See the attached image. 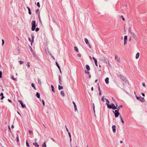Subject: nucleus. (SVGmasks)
Returning <instances> with one entry per match:
<instances>
[{"label": "nucleus", "instance_id": "obj_30", "mask_svg": "<svg viewBox=\"0 0 147 147\" xmlns=\"http://www.w3.org/2000/svg\"><path fill=\"white\" fill-rule=\"evenodd\" d=\"M31 86L34 88V89L35 90H36V88H35V86H34V84H33V83H32V84Z\"/></svg>", "mask_w": 147, "mask_h": 147}, {"label": "nucleus", "instance_id": "obj_60", "mask_svg": "<svg viewBox=\"0 0 147 147\" xmlns=\"http://www.w3.org/2000/svg\"><path fill=\"white\" fill-rule=\"evenodd\" d=\"M142 95L143 96H145L144 94L143 93H142Z\"/></svg>", "mask_w": 147, "mask_h": 147}, {"label": "nucleus", "instance_id": "obj_50", "mask_svg": "<svg viewBox=\"0 0 147 147\" xmlns=\"http://www.w3.org/2000/svg\"><path fill=\"white\" fill-rule=\"evenodd\" d=\"M28 131L30 134L32 133V131H30L29 130H28Z\"/></svg>", "mask_w": 147, "mask_h": 147}, {"label": "nucleus", "instance_id": "obj_13", "mask_svg": "<svg viewBox=\"0 0 147 147\" xmlns=\"http://www.w3.org/2000/svg\"><path fill=\"white\" fill-rule=\"evenodd\" d=\"M33 144L34 146H35L36 147H39V145L36 142L33 143Z\"/></svg>", "mask_w": 147, "mask_h": 147}, {"label": "nucleus", "instance_id": "obj_64", "mask_svg": "<svg viewBox=\"0 0 147 147\" xmlns=\"http://www.w3.org/2000/svg\"><path fill=\"white\" fill-rule=\"evenodd\" d=\"M93 59L94 60V59L96 60V59L94 57H92Z\"/></svg>", "mask_w": 147, "mask_h": 147}, {"label": "nucleus", "instance_id": "obj_18", "mask_svg": "<svg viewBox=\"0 0 147 147\" xmlns=\"http://www.w3.org/2000/svg\"><path fill=\"white\" fill-rule=\"evenodd\" d=\"M105 100H106V104L107 105L109 103V101L108 100V99L106 98L105 99Z\"/></svg>", "mask_w": 147, "mask_h": 147}, {"label": "nucleus", "instance_id": "obj_39", "mask_svg": "<svg viewBox=\"0 0 147 147\" xmlns=\"http://www.w3.org/2000/svg\"><path fill=\"white\" fill-rule=\"evenodd\" d=\"M142 86H144L145 88L146 87V85H145V83L144 82H143V83H142Z\"/></svg>", "mask_w": 147, "mask_h": 147}, {"label": "nucleus", "instance_id": "obj_5", "mask_svg": "<svg viewBox=\"0 0 147 147\" xmlns=\"http://www.w3.org/2000/svg\"><path fill=\"white\" fill-rule=\"evenodd\" d=\"M18 101L20 103V104H21L22 107L23 108L26 107L25 105L23 104V103L22 102V101L21 100H19Z\"/></svg>", "mask_w": 147, "mask_h": 147}, {"label": "nucleus", "instance_id": "obj_59", "mask_svg": "<svg viewBox=\"0 0 147 147\" xmlns=\"http://www.w3.org/2000/svg\"><path fill=\"white\" fill-rule=\"evenodd\" d=\"M8 128L9 130L11 132V129H10V128L9 126L8 127Z\"/></svg>", "mask_w": 147, "mask_h": 147}, {"label": "nucleus", "instance_id": "obj_46", "mask_svg": "<svg viewBox=\"0 0 147 147\" xmlns=\"http://www.w3.org/2000/svg\"><path fill=\"white\" fill-rule=\"evenodd\" d=\"M2 45H3L4 44V40L3 39L2 40Z\"/></svg>", "mask_w": 147, "mask_h": 147}, {"label": "nucleus", "instance_id": "obj_7", "mask_svg": "<svg viewBox=\"0 0 147 147\" xmlns=\"http://www.w3.org/2000/svg\"><path fill=\"white\" fill-rule=\"evenodd\" d=\"M115 58L117 61L118 62H119L120 58H119L117 56H115Z\"/></svg>", "mask_w": 147, "mask_h": 147}, {"label": "nucleus", "instance_id": "obj_45", "mask_svg": "<svg viewBox=\"0 0 147 147\" xmlns=\"http://www.w3.org/2000/svg\"><path fill=\"white\" fill-rule=\"evenodd\" d=\"M77 56L79 57H81V54H78L77 55Z\"/></svg>", "mask_w": 147, "mask_h": 147}, {"label": "nucleus", "instance_id": "obj_48", "mask_svg": "<svg viewBox=\"0 0 147 147\" xmlns=\"http://www.w3.org/2000/svg\"><path fill=\"white\" fill-rule=\"evenodd\" d=\"M38 84H41V82L40 81V80H38Z\"/></svg>", "mask_w": 147, "mask_h": 147}, {"label": "nucleus", "instance_id": "obj_49", "mask_svg": "<svg viewBox=\"0 0 147 147\" xmlns=\"http://www.w3.org/2000/svg\"><path fill=\"white\" fill-rule=\"evenodd\" d=\"M136 98L137 99V100H140V97H138L137 96H136Z\"/></svg>", "mask_w": 147, "mask_h": 147}, {"label": "nucleus", "instance_id": "obj_37", "mask_svg": "<svg viewBox=\"0 0 147 147\" xmlns=\"http://www.w3.org/2000/svg\"><path fill=\"white\" fill-rule=\"evenodd\" d=\"M68 134L69 136V138H71V135L70 134V133L69 132H68Z\"/></svg>", "mask_w": 147, "mask_h": 147}, {"label": "nucleus", "instance_id": "obj_15", "mask_svg": "<svg viewBox=\"0 0 147 147\" xmlns=\"http://www.w3.org/2000/svg\"><path fill=\"white\" fill-rule=\"evenodd\" d=\"M60 94L61 96L63 97H64L65 96L64 92L63 91H61Z\"/></svg>", "mask_w": 147, "mask_h": 147}, {"label": "nucleus", "instance_id": "obj_2", "mask_svg": "<svg viewBox=\"0 0 147 147\" xmlns=\"http://www.w3.org/2000/svg\"><path fill=\"white\" fill-rule=\"evenodd\" d=\"M119 77L120 78L122 79L123 81L125 82H128L127 79L124 76L122 75H120L119 76Z\"/></svg>", "mask_w": 147, "mask_h": 147}, {"label": "nucleus", "instance_id": "obj_47", "mask_svg": "<svg viewBox=\"0 0 147 147\" xmlns=\"http://www.w3.org/2000/svg\"><path fill=\"white\" fill-rule=\"evenodd\" d=\"M65 127H66V130H67V131L68 133V132H69V130H68V129L67 127H66V126H65Z\"/></svg>", "mask_w": 147, "mask_h": 147}, {"label": "nucleus", "instance_id": "obj_36", "mask_svg": "<svg viewBox=\"0 0 147 147\" xmlns=\"http://www.w3.org/2000/svg\"><path fill=\"white\" fill-rule=\"evenodd\" d=\"M26 146H28V147L30 146L29 144L27 142V140L26 142Z\"/></svg>", "mask_w": 147, "mask_h": 147}, {"label": "nucleus", "instance_id": "obj_35", "mask_svg": "<svg viewBox=\"0 0 147 147\" xmlns=\"http://www.w3.org/2000/svg\"><path fill=\"white\" fill-rule=\"evenodd\" d=\"M19 62L20 63V64H22L24 63V62L23 61H19Z\"/></svg>", "mask_w": 147, "mask_h": 147}, {"label": "nucleus", "instance_id": "obj_22", "mask_svg": "<svg viewBox=\"0 0 147 147\" xmlns=\"http://www.w3.org/2000/svg\"><path fill=\"white\" fill-rule=\"evenodd\" d=\"M36 95L38 98H40V95L38 92H36Z\"/></svg>", "mask_w": 147, "mask_h": 147}, {"label": "nucleus", "instance_id": "obj_33", "mask_svg": "<svg viewBox=\"0 0 147 147\" xmlns=\"http://www.w3.org/2000/svg\"><path fill=\"white\" fill-rule=\"evenodd\" d=\"M2 71H0V78H2Z\"/></svg>", "mask_w": 147, "mask_h": 147}, {"label": "nucleus", "instance_id": "obj_10", "mask_svg": "<svg viewBox=\"0 0 147 147\" xmlns=\"http://www.w3.org/2000/svg\"><path fill=\"white\" fill-rule=\"evenodd\" d=\"M115 125H113L112 126V128L113 129V132L115 133V132L116 129H115Z\"/></svg>", "mask_w": 147, "mask_h": 147}, {"label": "nucleus", "instance_id": "obj_43", "mask_svg": "<svg viewBox=\"0 0 147 147\" xmlns=\"http://www.w3.org/2000/svg\"><path fill=\"white\" fill-rule=\"evenodd\" d=\"M39 30V28H37L36 29L35 31L36 32H37V31H38Z\"/></svg>", "mask_w": 147, "mask_h": 147}, {"label": "nucleus", "instance_id": "obj_44", "mask_svg": "<svg viewBox=\"0 0 147 147\" xmlns=\"http://www.w3.org/2000/svg\"><path fill=\"white\" fill-rule=\"evenodd\" d=\"M93 107L94 111V112L95 113V106H94V104H93Z\"/></svg>", "mask_w": 147, "mask_h": 147}, {"label": "nucleus", "instance_id": "obj_28", "mask_svg": "<svg viewBox=\"0 0 147 147\" xmlns=\"http://www.w3.org/2000/svg\"><path fill=\"white\" fill-rule=\"evenodd\" d=\"M94 63H95V65H96V66H98V64H97V60L96 59V60L94 59Z\"/></svg>", "mask_w": 147, "mask_h": 147}, {"label": "nucleus", "instance_id": "obj_53", "mask_svg": "<svg viewBox=\"0 0 147 147\" xmlns=\"http://www.w3.org/2000/svg\"><path fill=\"white\" fill-rule=\"evenodd\" d=\"M34 36H33L32 35V39L33 41L34 38Z\"/></svg>", "mask_w": 147, "mask_h": 147}, {"label": "nucleus", "instance_id": "obj_17", "mask_svg": "<svg viewBox=\"0 0 147 147\" xmlns=\"http://www.w3.org/2000/svg\"><path fill=\"white\" fill-rule=\"evenodd\" d=\"M140 56V53H138L136 56V59H138Z\"/></svg>", "mask_w": 147, "mask_h": 147}, {"label": "nucleus", "instance_id": "obj_40", "mask_svg": "<svg viewBox=\"0 0 147 147\" xmlns=\"http://www.w3.org/2000/svg\"><path fill=\"white\" fill-rule=\"evenodd\" d=\"M127 43V41L126 40H124V45H125Z\"/></svg>", "mask_w": 147, "mask_h": 147}, {"label": "nucleus", "instance_id": "obj_32", "mask_svg": "<svg viewBox=\"0 0 147 147\" xmlns=\"http://www.w3.org/2000/svg\"><path fill=\"white\" fill-rule=\"evenodd\" d=\"M127 40V36H124V40Z\"/></svg>", "mask_w": 147, "mask_h": 147}, {"label": "nucleus", "instance_id": "obj_38", "mask_svg": "<svg viewBox=\"0 0 147 147\" xmlns=\"http://www.w3.org/2000/svg\"><path fill=\"white\" fill-rule=\"evenodd\" d=\"M85 73L86 74H90V73L89 71H87L86 70H85Z\"/></svg>", "mask_w": 147, "mask_h": 147}, {"label": "nucleus", "instance_id": "obj_26", "mask_svg": "<svg viewBox=\"0 0 147 147\" xmlns=\"http://www.w3.org/2000/svg\"><path fill=\"white\" fill-rule=\"evenodd\" d=\"M51 88H52V90L54 93L55 92V91L54 89V87L52 85H51Z\"/></svg>", "mask_w": 147, "mask_h": 147}, {"label": "nucleus", "instance_id": "obj_41", "mask_svg": "<svg viewBox=\"0 0 147 147\" xmlns=\"http://www.w3.org/2000/svg\"><path fill=\"white\" fill-rule=\"evenodd\" d=\"M101 100L102 101H103L104 102L105 101H104V96H103L102 98V99H101Z\"/></svg>", "mask_w": 147, "mask_h": 147}, {"label": "nucleus", "instance_id": "obj_58", "mask_svg": "<svg viewBox=\"0 0 147 147\" xmlns=\"http://www.w3.org/2000/svg\"><path fill=\"white\" fill-rule=\"evenodd\" d=\"M8 100L9 102H11V101L10 99H8Z\"/></svg>", "mask_w": 147, "mask_h": 147}, {"label": "nucleus", "instance_id": "obj_23", "mask_svg": "<svg viewBox=\"0 0 147 147\" xmlns=\"http://www.w3.org/2000/svg\"><path fill=\"white\" fill-rule=\"evenodd\" d=\"M63 87L62 86H61L59 85L58 86V89L59 90H61L62 89H63Z\"/></svg>", "mask_w": 147, "mask_h": 147}, {"label": "nucleus", "instance_id": "obj_9", "mask_svg": "<svg viewBox=\"0 0 147 147\" xmlns=\"http://www.w3.org/2000/svg\"><path fill=\"white\" fill-rule=\"evenodd\" d=\"M132 36L135 39L137 40L138 39L137 37V36L134 33H133L132 34Z\"/></svg>", "mask_w": 147, "mask_h": 147}, {"label": "nucleus", "instance_id": "obj_42", "mask_svg": "<svg viewBox=\"0 0 147 147\" xmlns=\"http://www.w3.org/2000/svg\"><path fill=\"white\" fill-rule=\"evenodd\" d=\"M30 67V65H29V62L27 63V67Z\"/></svg>", "mask_w": 147, "mask_h": 147}, {"label": "nucleus", "instance_id": "obj_25", "mask_svg": "<svg viewBox=\"0 0 147 147\" xmlns=\"http://www.w3.org/2000/svg\"><path fill=\"white\" fill-rule=\"evenodd\" d=\"M11 78L13 80H14L15 81H17V78H14L13 76H12L11 77Z\"/></svg>", "mask_w": 147, "mask_h": 147}, {"label": "nucleus", "instance_id": "obj_51", "mask_svg": "<svg viewBox=\"0 0 147 147\" xmlns=\"http://www.w3.org/2000/svg\"><path fill=\"white\" fill-rule=\"evenodd\" d=\"M87 45H88V46L90 48H91V46L90 45V44H88Z\"/></svg>", "mask_w": 147, "mask_h": 147}, {"label": "nucleus", "instance_id": "obj_21", "mask_svg": "<svg viewBox=\"0 0 147 147\" xmlns=\"http://www.w3.org/2000/svg\"><path fill=\"white\" fill-rule=\"evenodd\" d=\"M27 8L28 9V13H29V14H30V15H31V12L30 9L28 7H27Z\"/></svg>", "mask_w": 147, "mask_h": 147}, {"label": "nucleus", "instance_id": "obj_29", "mask_svg": "<svg viewBox=\"0 0 147 147\" xmlns=\"http://www.w3.org/2000/svg\"><path fill=\"white\" fill-rule=\"evenodd\" d=\"M42 147H47V146L45 143V141L44 144H42Z\"/></svg>", "mask_w": 147, "mask_h": 147}, {"label": "nucleus", "instance_id": "obj_4", "mask_svg": "<svg viewBox=\"0 0 147 147\" xmlns=\"http://www.w3.org/2000/svg\"><path fill=\"white\" fill-rule=\"evenodd\" d=\"M104 61H105V63L107 64H108V65L109 66H110V65L109 62V60L106 57H105L104 58Z\"/></svg>", "mask_w": 147, "mask_h": 147}, {"label": "nucleus", "instance_id": "obj_61", "mask_svg": "<svg viewBox=\"0 0 147 147\" xmlns=\"http://www.w3.org/2000/svg\"><path fill=\"white\" fill-rule=\"evenodd\" d=\"M120 118L121 119H123L122 118V117L121 115H120Z\"/></svg>", "mask_w": 147, "mask_h": 147}, {"label": "nucleus", "instance_id": "obj_34", "mask_svg": "<svg viewBox=\"0 0 147 147\" xmlns=\"http://www.w3.org/2000/svg\"><path fill=\"white\" fill-rule=\"evenodd\" d=\"M37 5L39 7H40V5L39 2H38L37 3Z\"/></svg>", "mask_w": 147, "mask_h": 147}, {"label": "nucleus", "instance_id": "obj_52", "mask_svg": "<svg viewBox=\"0 0 147 147\" xmlns=\"http://www.w3.org/2000/svg\"><path fill=\"white\" fill-rule=\"evenodd\" d=\"M122 107V105H121L120 106L118 107V109H119L121 107Z\"/></svg>", "mask_w": 147, "mask_h": 147}, {"label": "nucleus", "instance_id": "obj_3", "mask_svg": "<svg viewBox=\"0 0 147 147\" xmlns=\"http://www.w3.org/2000/svg\"><path fill=\"white\" fill-rule=\"evenodd\" d=\"M119 111V109L117 110H115L114 113L115 117H118L119 115V113L118 112Z\"/></svg>", "mask_w": 147, "mask_h": 147}, {"label": "nucleus", "instance_id": "obj_24", "mask_svg": "<svg viewBox=\"0 0 147 147\" xmlns=\"http://www.w3.org/2000/svg\"><path fill=\"white\" fill-rule=\"evenodd\" d=\"M3 93H1L0 95V96H2L1 98V100H3L4 98V96H3Z\"/></svg>", "mask_w": 147, "mask_h": 147}, {"label": "nucleus", "instance_id": "obj_57", "mask_svg": "<svg viewBox=\"0 0 147 147\" xmlns=\"http://www.w3.org/2000/svg\"><path fill=\"white\" fill-rule=\"evenodd\" d=\"M121 121L122 123H124V121H123V119H121Z\"/></svg>", "mask_w": 147, "mask_h": 147}, {"label": "nucleus", "instance_id": "obj_8", "mask_svg": "<svg viewBox=\"0 0 147 147\" xmlns=\"http://www.w3.org/2000/svg\"><path fill=\"white\" fill-rule=\"evenodd\" d=\"M73 103L74 105V108L75 111H76L77 110V108L76 105L74 102V101L73 102Z\"/></svg>", "mask_w": 147, "mask_h": 147}, {"label": "nucleus", "instance_id": "obj_62", "mask_svg": "<svg viewBox=\"0 0 147 147\" xmlns=\"http://www.w3.org/2000/svg\"><path fill=\"white\" fill-rule=\"evenodd\" d=\"M14 128V125H12L11 126V128L13 129V128Z\"/></svg>", "mask_w": 147, "mask_h": 147}, {"label": "nucleus", "instance_id": "obj_19", "mask_svg": "<svg viewBox=\"0 0 147 147\" xmlns=\"http://www.w3.org/2000/svg\"><path fill=\"white\" fill-rule=\"evenodd\" d=\"M84 40L86 44L88 45V44H89V42L87 38H85Z\"/></svg>", "mask_w": 147, "mask_h": 147}, {"label": "nucleus", "instance_id": "obj_12", "mask_svg": "<svg viewBox=\"0 0 147 147\" xmlns=\"http://www.w3.org/2000/svg\"><path fill=\"white\" fill-rule=\"evenodd\" d=\"M111 105V106L112 107V109H117V107H116V106H115V105H114V104H112V105Z\"/></svg>", "mask_w": 147, "mask_h": 147}, {"label": "nucleus", "instance_id": "obj_11", "mask_svg": "<svg viewBox=\"0 0 147 147\" xmlns=\"http://www.w3.org/2000/svg\"><path fill=\"white\" fill-rule=\"evenodd\" d=\"M109 78H108L107 77L105 78V81L106 84H108L109 83Z\"/></svg>", "mask_w": 147, "mask_h": 147}, {"label": "nucleus", "instance_id": "obj_56", "mask_svg": "<svg viewBox=\"0 0 147 147\" xmlns=\"http://www.w3.org/2000/svg\"><path fill=\"white\" fill-rule=\"evenodd\" d=\"M17 142H18L19 141L18 136V137H17Z\"/></svg>", "mask_w": 147, "mask_h": 147}, {"label": "nucleus", "instance_id": "obj_6", "mask_svg": "<svg viewBox=\"0 0 147 147\" xmlns=\"http://www.w3.org/2000/svg\"><path fill=\"white\" fill-rule=\"evenodd\" d=\"M139 100L140 101H141V102H143L145 101V100L144 98L142 97H140V99Z\"/></svg>", "mask_w": 147, "mask_h": 147}, {"label": "nucleus", "instance_id": "obj_16", "mask_svg": "<svg viewBox=\"0 0 147 147\" xmlns=\"http://www.w3.org/2000/svg\"><path fill=\"white\" fill-rule=\"evenodd\" d=\"M86 67L87 70L89 71L90 70V68L88 65H86Z\"/></svg>", "mask_w": 147, "mask_h": 147}, {"label": "nucleus", "instance_id": "obj_27", "mask_svg": "<svg viewBox=\"0 0 147 147\" xmlns=\"http://www.w3.org/2000/svg\"><path fill=\"white\" fill-rule=\"evenodd\" d=\"M107 107L109 109H112V107L111 106V105H109V104L107 105Z\"/></svg>", "mask_w": 147, "mask_h": 147}, {"label": "nucleus", "instance_id": "obj_20", "mask_svg": "<svg viewBox=\"0 0 147 147\" xmlns=\"http://www.w3.org/2000/svg\"><path fill=\"white\" fill-rule=\"evenodd\" d=\"M74 49L75 51L77 52H79L78 49V48L76 47H74Z\"/></svg>", "mask_w": 147, "mask_h": 147}, {"label": "nucleus", "instance_id": "obj_54", "mask_svg": "<svg viewBox=\"0 0 147 147\" xmlns=\"http://www.w3.org/2000/svg\"><path fill=\"white\" fill-rule=\"evenodd\" d=\"M42 102L44 106H45V104L44 101L43 100H42Z\"/></svg>", "mask_w": 147, "mask_h": 147}, {"label": "nucleus", "instance_id": "obj_31", "mask_svg": "<svg viewBox=\"0 0 147 147\" xmlns=\"http://www.w3.org/2000/svg\"><path fill=\"white\" fill-rule=\"evenodd\" d=\"M55 63H56V64L57 66L58 67V68L59 69H60V67H59V65L57 62H56Z\"/></svg>", "mask_w": 147, "mask_h": 147}, {"label": "nucleus", "instance_id": "obj_1", "mask_svg": "<svg viewBox=\"0 0 147 147\" xmlns=\"http://www.w3.org/2000/svg\"><path fill=\"white\" fill-rule=\"evenodd\" d=\"M31 25H32V31H34L35 30V28L36 26L35 21L34 20L32 22Z\"/></svg>", "mask_w": 147, "mask_h": 147}, {"label": "nucleus", "instance_id": "obj_63", "mask_svg": "<svg viewBox=\"0 0 147 147\" xmlns=\"http://www.w3.org/2000/svg\"><path fill=\"white\" fill-rule=\"evenodd\" d=\"M99 94L100 95L101 94V92L100 91L99 92Z\"/></svg>", "mask_w": 147, "mask_h": 147}, {"label": "nucleus", "instance_id": "obj_55", "mask_svg": "<svg viewBox=\"0 0 147 147\" xmlns=\"http://www.w3.org/2000/svg\"><path fill=\"white\" fill-rule=\"evenodd\" d=\"M39 11V9H37L36 10V13H37L38 12V11Z\"/></svg>", "mask_w": 147, "mask_h": 147}, {"label": "nucleus", "instance_id": "obj_14", "mask_svg": "<svg viewBox=\"0 0 147 147\" xmlns=\"http://www.w3.org/2000/svg\"><path fill=\"white\" fill-rule=\"evenodd\" d=\"M59 82L60 84H61V76L60 75L59 76Z\"/></svg>", "mask_w": 147, "mask_h": 147}]
</instances>
